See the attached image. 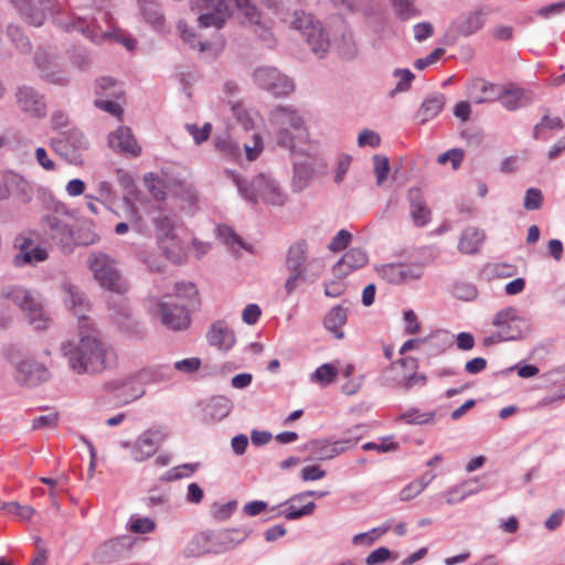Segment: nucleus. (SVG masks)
<instances>
[{"label": "nucleus", "instance_id": "nucleus-56", "mask_svg": "<svg viewBox=\"0 0 565 565\" xmlns=\"http://www.w3.org/2000/svg\"><path fill=\"white\" fill-rule=\"evenodd\" d=\"M182 40L188 43L192 49L199 47L201 52L205 51L206 44L198 40L194 32L189 30L183 23H179L178 26Z\"/></svg>", "mask_w": 565, "mask_h": 565}, {"label": "nucleus", "instance_id": "nucleus-19", "mask_svg": "<svg viewBox=\"0 0 565 565\" xmlns=\"http://www.w3.org/2000/svg\"><path fill=\"white\" fill-rule=\"evenodd\" d=\"M108 143L111 149L117 152L137 157L141 152L140 146L127 127H119L109 135Z\"/></svg>", "mask_w": 565, "mask_h": 565}, {"label": "nucleus", "instance_id": "nucleus-18", "mask_svg": "<svg viewBox=\"0 0 565 565\" xmlns=\"http://www.w3.org/2000/svg\"><path fill=\"white\" fill-rule=\"evenodd\" d=\"M65 292L64 302L78 318V326L85 322H90L86 313L90 310V305L83 292L73 285H64Z\"/></svg>", "mask_w": 565, "mask_h": 565}, {"label": "nucleus", "instance_id": "nucleus-27", "mask_svg": "<svg viewBox=\"0 0 565 565\" xmlns=\"http://www.w3.org/2000/svg\"><path fill=\"white\" fill-rule=\"evenodd\" d=\"M408 200L411 204V216L416 226H425L430 220V210L419 189H411L408 191Z\"/></svg>", "mask_w": 565, "mask_h": 565}, {"label": "nucleus", "instance_id": "nucleus-45", "mask_svg": "<svg viewBox=\"0 0 565 565\" xmlns=\"http://www.w3.org/2000/svg\"><path fill=\"white\" fill-rule=\"evenodd\" d=\"M454 295L463 301H473L478 297V289L472 282L458 281L454 286Z\"/></svg>", "mask_w": 565, "mask_h": 565}, {"label": "nucleus", "instance_id": "nucleus-49", "mask_svg": "<svg viewBox=\"0 0 565 565\" xmlns=\"http://www.w3.org/2000/svg\"><path fill=\"white\" fill-rule=\"evenodd\" d=\"M13 184L26 185L25 181L21 177L13 173L6 174L3 179L0 180V200H6L10 196V186Z\"/></svg>", "mask_w": 565, "mask_h": 565}, {"label": "nucleus", "instance_id": "nucleus-26", "mask_svg": "<svg viewBox=\"0 0 565 565\" xmlns=\"http://www.w3.org/2000/svg\"><path fill=\"white\" fill-rule=\"evenodd\" d=\"M174 297L179 305L185 308H198L200 306L199 291L192 282H175L173 292H167L163 298L171 300Z\"/></svg>", "mask_w": 565, "mask_h": 565}, {"label": "nucleus", "instance_id": "nucleus-9", "mask_svg": "<svg viewBox=\"0 0 565 565\" xmlns=\"http://www.w3.org/2000/svg\"><path fill=\"white\" fill-rule=\"evenodd\" d=\"M290 24L300 31L307 39L313 53L323 55L329 46L330 41L319 22H316L311 14L303 11H295L291 15Z\"/></svg>", "mask_w": 565, "mask_h": 565}, {"label": "nucleus", "instance_id": "nucleus-58", "mask_svg": "<svg viewBox=\"0 0 565 565\" xmlns=\"http://www.w3.org/2000/svg\"><path fill=\"white\" fill-rule=\"evenodd\" d=\"M463 160V151L461 149H450L438 157V162L445 164L450 161L454 169H458Z\"/></svg>", "mask_w": 565, "mask_h": 565}, {"label": "nucleus", "instance_id": "nucleus-50", "mask_svg": "<svg viewBox=\"0 0 565 565\" xmlns=\"http://www.w3.org/2000/svg\"><path fill=\"white\" fill-rule=\"evenodd\" d=\"M545 128L559 130L563 128V121L559 117H550L548 115H545L542 121L535 126L534 137L536 139L544 138L542 134Z\"/></svg>", "mask_w": 565, "mask_h": 565}, {"label": "nucleus", "instance_id": "nucleus-3", "mask_svg": "<svg viewBox=\"0 0 565 565\" xmlns=\"http://www.w3.org/2000/svg\"><path fill=\"white\" fill-rule=\"evenodd\" d=\"M270 125L277 142L290 150L308 140V130L302 116L289 106H278L270 113Z\"/></svg>", "mask_w": 565, "mask_h": 565}, {"label": "nucleus", "instance_id": "nucleus-36", "mask_svg": "<svg viewBox=\"0 0 565 565\" xmlns=\"http://www.w3.org/2000/svg\"><path fill=\"white\" fill-rule=\"evenodd\" d=\"M138 3L141 14L148 23L154 28H160L163 24L164 19L156 0H138Z\"/></svg>", "mask_w": 565, "mask_h": 565}, {"label": "nucleus", "instance_id": "nucleus-21", "mask_svg": "<svg viewBox=\"0 0 565 565\" xmlns=\"http://www.w3.org/2000/svg\"><path fill=\"white\" fill-rule=\"evenodd\" d=\"M15 377L22 384L34 386L49 379V371L40 363L23 361L18 365Z\"/></svg>", "mask_w": 565, "mask_h": 565}, {"label": "nucleus", "instance_id": "nucleus-11", "mask_svg": "<svg viewBox=\"0 0 565 565\" xmlns=\"http://www.w3.org/2000/svg\"><path fill=\"white\" fill-rule=\"evenodd\" d=\"M234 531H223L217 535H210L206 533H200L195 535L186 545L184 554L189 557H200L209 553H222L231 548L232 534Z\"/></svg>", "mask_w": 565, "mask_h": 565}, {"label": "nucleus", "instance_id": "nucleus-1", "mask_svg": "<svg viewBox=\"0 0 565 565\" xmlns=\"http://www.w3.org/2000/svg\"><path fill=\"white\" fill-rule=\"evenodd\" d=\"M61 351L71 369L78 374L100 373L117 362L115 349L102 339L92 322L79 324L78 340L63 342Z\"/></svg>", "mask_w": 565, "mask_h": 565}, {"label": "nucleus", "instance_id": "nucleus-20", "mask_svg": "<svg viewBox=\"0 0 565 565\" xmlns=\"http://www.w3.org/2000/svg\"><path fill=\"white\" fill-rule=\"evenodd\" d=\"M114 310L113 320L122 330L134 337L143 335V331L140 328L137 320L131 316V310L128 306L127 299L121 298L118 306L111 307Z\"/></svg>", "mask_w": 565, "mask_h": 565}, {"label": "nucleus", "instance_id": "nucleus-2", "mask_svg": "<svg viewBox=\"0 0 565 565\" xmlns=\"http://www.w3.org/2000/svg\"><path fill=\"white\" fill-rule=\"evenodd\" d=\"M241 11L254 26V32L264 41L271 39L270 28L263 21L262 13L249 0H192L191 11L198 14L201 28L221 29L236 11Z\"/></svg>", "mask_w": 565, "mask_h": 565}, {"label": "nucleus", "instance_id": "nucleus-32", "mask_svg": "<svg viewBox=\"0 0 565 565\" xmlns=\"http://www.w3.org/2000/svg\"><path fill=\"white\" fill-rule=\"evenodd\" d=\"M445 103L446 98L443 94H435L427 97L417 113L420 122H426L435 118L443 110Z\"/></svg>", "mask_w": 565, "mask_h": 565}, {"label": "nucleus", "instance_id": "nucleus-59", "mask_svg": "<svg viewBox=\"0 0 565 565\" xmlns=\"http://www.w3.org/2000/svg\"><path fill=\"white\" fill-rule=\"evenodd\" d=\"M232 110L237 118V120L243 125V127L248 130L254 127V117L252 114L246 110L242 105L237 104L232 107Z\"/></svg>", "mask_w": 565, "mask_h": 565}, {"label": "nucleus", "instance_id": "nucleus-22", "mask_svg": "<svg viewBox=\"0 0 565 565\" xmlns=\"http://www.w3.org/2000/svg\"><path fill=\"white\" fill-rule=\"evenodd\" d=\"M100 20L106 24L105 28H103L97 19H93L88 24H85V21L78 20L74 28L79 30L92 41L99 42L111 36L113 30L111 18L107 12L100 13Z\"/></svg>", "mask_w": 565, "mask_h": 565}, {"label": "nucleus", "instance_id": "nucleus-39", "mask_svg": "<svg viewBox=\"0 0 565 565\" xmlns=\"http://www.w3.org/2000/svg\"><path fill=\"white\" fill-rule=\"evenodd\" d=\"M143 183L147 191L153 196L154 200L162 201L166 199V183L153 172L145 174Z\"/></svg>", "mask_w": 565, "mask_h": 565}, {"label": "nucleus", "instance_id": "nucleus-55", "mask_svg": "<svg viewBox=\"0 0 565 565\" xmlns=\"http://www.w3.org/2000/svg\"><path fill=\"white\" fill-rule=\"evenodd\" d=\"M244 149H245V152H246V158L249 161H253V160L257 159L258 156L263 151V139H262V137L258 134H254L252 136L250 143H245L244 145Z\"/></svg>", "mask_w": 565, "mask_h": 565}, {"label": "nucleus", "instance_id": "nucleus-25", "mask_svg": "<svg viewBox=\"0 0 565 565\" xmlns=\"http://www.w3.org/2000/svg\"><path fill=\"white\" fill-rule=\"evenodd\" d=\"M369 262L367 254L361 248L349 249L342 258L334 265L335 275L345 276L352 270L364 267Z\"/></svg>", "mask_w": 565, "mask_h": 565}, {"label": "nucleus", "instance_id": "nucleus-29", "mask_svg": "<svg viewBox=\"0 0 565 565\" xmlns=\"http://www.w3.org/2000/svg\"><path fill=\"white\" fill-rule=\"evenodd\" d=\"M18 103L21 109L32 116H41L45 111V104L41 96H39L32 88H20L18 94Z\"/></svg>", "mask_w": 565, "mask_h": 565}, {"label": "nucleus", "instance_id": "nucleus-30", "mask_svg": "<svg viewBox=\"0 0 565 565\" xmlns=\"http://www.w3.org/2000/svg\"><path fill=\"white\" fill-rule=\"evenodd\" d=\"M210 344L221 350H230L235 343V334L224 322L217 321L212 324L209 332Z\"/></svg>", "mask_w": 565, "mask_h": 565}, {"label": "nucleus", "instance_id": "nucleus-61", "mask_svg": "<svg viewBox=\"0 0 565 565\" xmlns=\"http://www.w3.org/2000/svg\"><path fill=\"white\" fill-rule=\"evenodd\" d=\"M358 142L360 147L370 146L376 148L381 143V138L375 131L365 129L360 132Z\"/></svg>", "mask_w": 565, "mask_h": 565}, {"label": "nucleus", "instance_id": "nucleus-16", "mask_svg": "<svg viewBox=\"0 0 565 565\" xmlns=\"http://www.w3.org/2000/svg\"><path fill=\"white\" fill-rule=\"evenodd\" d=\"M360 438V436H353L332 443L329 440H317L311 443L310 449L318 459L328 460L353 448Z\"/></svg>", "mask_w": 565, "mask_h": 565}, {"label": "nucleus", "instance_id": "nucleus-13", "mask_svg": "<svg viewBox=\"0 0 565 565\" xmlns=\"http://www.w3.org/2000/svg\"><path fill=\"white\" fill-rule=\"evenodd\" d=\"M376 273L387 284L401 285L419 279L423 269L417 264L391 263L377 266Z\"/></svg>", "mask_w": 565, "mask_h": 565}, {"label": "nucleus", "instance_id": "nucleus-46", "mask_svg": "<svg viewBox=\"0 0 565 565\" xmlns=\"http://www.w3.org/2000/svg\"><path fill=\"white\" fill-rule=\"evenodd\" d=\"M198 467H199V463H184V465L177 466L166 472L163 480L174 481V480H179L182 478H188L195 472Z\"/></svg>", "mask_w": 565, "mask_h": 565}, {"label": "nucleus", "instance_id": "nucleus-54", "mask_svg": "<svg viewBox=\"0 0 565 565\" xmlns=\"http://www.w3.org/2000/svg\"><path fill=\"white\" fill-rule=\"evenodd\" d=\"M352 239V235L350 232L345 230H341L337 233V235L331 239L328 245V248L331 252H340L348 247Z\"/></svg>", "mask_w": 565, "mask_h": 565}, {"label": "nucleus", "instance_id": "nucleus-23", "mask_svg": "<svg viewBox=\"0 0 565 565\" xmlns=\"http://www.w3.org/2000/svg\"><path fill=\"white\" fill-rule=\"evenodd\" d=\"M532 98L533 96L530 90L520 88L514 84H509L508 86L501 87L498 100H500L501 105L508 110H515L531 103Z\"/></svg>", "mask_w": 565, "mask_h": 565}, {"label": "nucleus", "instance_id": "nucleus-24", "mask_svg": "<svg viewBox=\"0 0 565 565\" xmlns=\"http://www.w3.org/2000/svg\"><path fill=\"white\" fill-rule=\"evenodd\" d=\"M501 85L477 78L470 83L469 96L476 104L492 103L500 97Z\"/></svg>", "mask_w": 565, "mask_h": 565}, {"label": "nucleus", "instance_id": "nucleus-6", "mask_svg": "<svg viewBox=\"0 0 565 565\" xmlns=\"http://www.w3.org/2000/svg\"><path fill=\"white\" fill-rule=\"evenodd\" d=\"M6 299L12 300L24 313L29 323L36 330H45L50 324V318L45 315L42 301L30 290L11 286L2 291Z\"/></svg>", "mask_w": 565, "mask_h": 565}, {"label": "nucleus", "instance_id": "nucleus-38", "mask_svg": "<svg viewBox=\"0 0 565 565\" xmlns=\"http://www.w3.org/2000/svg\"><path fill=\"white\" fill-rule=\"evenodd\" d=\"M153 225L158 243H164L167 238L178 236L171 218L166 215L157 216Z\"/></svg>", "mask_w": 565, "mask_h": 565}, {"label": "nucleus", "instance_id": "nucleus-4", "mask_svg": "<svg viewBox=\"0 0 565 565\" xmlns=\"http://www.w3.org/2000/svg\"><path fill=\"white\" fill-rule=\"evenodd\" d=\"M87 266L102 288L119 296L128 292L129 285L118 269L117 262L106 253L89 254Z\"/></svg>", "mask_w": 565, "mask_h": 565}, {"label": "nucleus", "instance_id": "nucleus-34", "mask_svg": "<svg viewBox=\"0 0 565 565\" xmlns=\"http://www.w3.org/2000/svg\"><path fill=\"white\" fill-rule=\"evenodd\" d=\"M231 412V403L227 398L223 396H216L211 398L205 407H204V414L205 417L211 420H221L225 418Z\"/></svg>", "mask_w": 565, "mask_h": 565}, {"label": "nucleus", "instance_id": "nucleus-8", "mask_svg": "<svg viewBox=\"0 0 565 565\" xmlns=\"http://www.w3.org/2000/svg\"><path fill=\"white\" fill-rule=\"evenodd\" d=\"M49 237L64 253L71 254L75 247V232L68 223V214L55 211L46 215L43 221Z\"/></svg>", "mask_w": 565, "mask_h": 565}, {"label": "nucleus", "instance_id": "nucleus-14", "mask_svg": "<svg viewBox=\"0 0 565 565\" xmlns=\"http://www.w3.org/2000/svg\"><path fill=\"white\" fill-rule=\"evenodd\" d=\"M158 310L162 323L170 329L182 330L190 324L188 308L167 298L158 303Z\"/></svg>", "mask_w": 565, "mask_h": 565}, {"label": "nucleus", "instance_id": "nucleus-44", "mask_svg": "<svg viewBox=\"0 0 565 565\" xmlns=\"http://www.w3.org/2000/svg\"><path fill=\"white\" fill-rule=\"evenodd\" d=\"M484 23L483 14L481 12H473L469 14L459 25V31L463 35H470L482 28Z\"/></svg>", "mask_w": 565, "mask_h": 565}, {"label": "nucleus", "instance_id": "nucleus-35", "mask_svg": "<svg viewBox=\"0 0 565 565\" xmlns=\"http://www.w3.org/2000/svg\"><path fill=\"white\" fill-rule=\"evenodd\" d=\"M19 11L21 17L31 25H42L45 13L44 10H33L28 0H9Z\"/></svg>", "mask_w": 565, "mask_h": 565}, {"label": "nucleus", "instance_id": "nucleus-37", "mask_svg": "<svg viewBox=\"0 0 565 565\" xmlns=\"http://www.w3.org/2000/svg\"><path fill=\"white\" fill-rule=\"evenodd\" d=\"M167 258L173 263H181L184 259V247L179 236L169 237L164 243H158Z\"/></svg>", "mask_w": 565, "mask_h": 565}, {"label": "nucleus", "instance_id": "nucleus-64", "mask_svg": "<svg viewBox=\"0 0 565 565\" xmlns=\"http://www.w3.org/2000/svg\"><path fill=\"white\" fill-rule=\"evenodd\" d=\"M154 529V522L149 518L135 519L130 523V530L134 533H149Z\"/></svg>", "mask_w": 565, "mask_h": 565}, {"label": "nucleus", "instance_id": "nucleus-52", "mask_svg": "<svg viewBox=\"0 0 565 565\" xmlns=\"http://www.w3.org/2000/svg\"><path fill=\"white\" fill-rule=\"evenodd\" d=\"M543 204V194L540 189L530 188L524 198V209L527 211L539 210Z\"/></svg>", "mask_w": 565, "mask_h": 565}, {"label": "nucleus", "instance_id": "nucleus-57", "mask_svg": "<svg viewBox=\"0 0 565 565\" xmlns=\"http://www.w3.org/2000/svg\"><path fill=\"white\" fill-rule=\"evenodd\" d=\"M397 15L401 19H409L414 15H416V10L413 7V0H391Z\"/></svg>", "mask_w": 565, "mask_h": 565}, {"label": "nucleus", "instance_id": "nucleus-17", "mask_svg": "<svg viewBox=\"0 0 565 565\" xmlns=\"http://www.w3.org/2000/svg\"><path fill=\"white\" fill-rule=\"evenodd\" d=\"M163 440L160 430H146L135 441L131 456L136 461H145L152 457Z\"/></svg>", "mask_w": 565, "mask_h": 565}, {"label": "nucleus", "instance_id": "nucleus-15", "mask_svg": "<svg viewBox=\"0 0 565 565\" xmlns=\"http://www.w3.org/2000/svg\"><path fill=\"white\" fill-rule=\"evenodd\" d=\"M15 245L19 247V254L13 258L15 266L35 265L47 259L49 254L44 247L33 246L30 237L20 235L15 238Z\"/></svg>", "mask_w": 565, "mask_h": 565}, {"label": "nucleus", "instance_id": "nucleus-5", "mask_svg": "<svg viewBox=\"0 0 565 565\" xmlns=\"http://www.w3.org/2000/svg\"><path fill=\"white\" fill-rule=\"evenodd\" d=\"M492 326L495 331L484 338V345L519 340L529 332L526 320L519 317L512 307L498 311L492 319Z\"/></svg>", "mask_w": 565, "mask_h": 565}, {"label": "nucleus", "instance_id": "nucleus-12", "mask_svg": "<svg viewBox=\"0 0 565 565\" xmlns=\"http://www.w3.org/2000/svg\"><path fill=\"white\" fill-rule=\"evenodd\" d=\"M256 85L275 96H286L294 90L292 82L275 67H258L254 72Z\"/></svg>", "mask_w": 565, "mask_h": 565}, {"label": "nucleus", "instance_id": "nucleus-33", "mask_svg": "<svg viewBox=\"0 0 565 565\" xmlns=\"http://www.w3.org/2000/svg\"><path fill=\"white\" fill-rule=\"evenodd\" d=\"M484 235L483 233L475 227H469L463 231L461 237L458 243V248L460 252L466 254H475L477 253L483 242Z\"/></svg>", "mask_w": 565, "mask_h": 565}, {"label": "nucleus", "instance_id": "nucleus-31", "mask_svg": "<svg viewBox=\"0 0 565 565\" xmlns=\"http://www.w3.org/2000/svg\"><path fill=\"white\" fill-rule=\"evenodd\" d=\"M347 309L341 306H335L328 311L323 323L328 331L332 332L337 339L341 340L344 338L342 328L347 323Z\"/></svg>", "mask_w": 565, "mask_h": 565}, {"label": "nucleus", "instance_id": "nucleus-10", "mask_svg": "<svg viewBox=\"0 0 565 565\" xmlns=\"http://www.w3.org/2000/svg\"><path fill=\"white\" fill-rule=\"evenodd\" d=\"M51 147L67 162L79 164L83 162V152L87 148V142L84 135L77 128H72L52 138Z\"/></svg>", "mask_w": 565, "mask_h": 565}, {"label": "nucleus", "instance_id": "nucleus-51", "mask_svg": "<svg viewBox=\"0 0 565 565\" xmlns=\"http://www.w3.org/2000/svg\"><path fill=\"white\" fill-rule=\"evenodd\" d=\"M311 179L310 170L305 166L295 167V175L292 179V185L296 191L305 189Z\"/></svg>", "mask_w": 565, "mask_h": 565}, {"label": "nucleus", "instance_id": "nucleus-43", "mask_svg": "<svg viewBox=\"0 0 565 565\" xmlns=\"http://www.w3.org/2000/svg\"><path fill=\"white\" fill-rule=\"evenodd\" d=\"M338 373L339 371L334 364L324 363L315 371L312 379L321 385H328L335 380Z\"/></svg>", "mask_w": 565, "mask_h": 565}, {"label": "nucleus", "instance_id": "nucleus-7", "mask_svg": "<svg viewBox=\"0 0 565 565\" xmlns=\"http://www.w3.org/2000/svg\"><path fill=\"white\" fill-rule=\"evenodd\" d=\"M234 181L246 200L262 201L271 205H282L286 202L287 195L278 182L265 173L257 174L246 186L242 184L237 175L234 177Z\"/></svg>", "mask_w": 565, "mask_h": 565}, {"label": "nucleus", "instance_id": "nucleus-63", "mask_svg": "<svg viewBox=\"0 0 565 565\" xmlns=\"http://www.w3.org/2000/svg\"><path fill=\"white\" fill-rule=\"evenodd\" d=\"M8 34L12 39V41L15 43L17 47L21 51H29L30 50V42L28 38H25L20 29L14 25H10L8 28Z\"/></svg>", "mask_w": 565, "mask_h": 565}, {"label": "nucleus", "instance_id": "nucleus-48", "mask_svg": "<svg viewBox=\"0 0 565 565\" xmlns=\"http://www.w3.org/2000/svg\"><path fill=\"white\" fill-rule=\"evenodd\" d=\"M374 173L377 185H381L390 172V161L387 157L376 154L373 157Z\"/></svg>", "mask_w": 565, "mask_h": 565}, {"label": "nucleus", "instance_id": "nucleus-47", "mask_svg": "<svg viewBox=\"0 0 565 565\" xmlns=\"http://www.w3.org/2000/svg\"><path fill=\"white\" fill-rule=\"evenodd\" d=\"M185 129L192 136L194 142L201 145L210 138L212 125L205 122L202 127H198L195 124H186Z\"/></svg>", "mask_w": 565, "mask_h": 565}, {"label": "nucleus", "instance_id": "nucleus-42", "mask_svg": "<svg viewBox=\"0 0 565 565\" xmlns=\"http://www.w3.org/2000/svg\"><path fill=\"white\" fill-rule=\"evenodd\" d=\"M6 513L15 516L20 521H28L34 514V509L30 505H21L18 502L3 503L1 508Z\"/></svg>", "mask_w": 565, "mask_h": 565}, {"label": "nucleus", "instance_id": "nucleus-28", "mask_svg": "<svg viewBox=\"0 0 565 565\" xmlns=\"http://www.w3.org/2000/svg\"><path fill=\"white\" fill-rule=\"evenodd\" d=\"M308 259V243L305 239L295 242L287 252L286 267L289 271L305 274V265Z\"/></svg>", "mask_w": 565, "mask_h": 565}, {"label": "nucleus", "instance_id": "nucleus-62", "mask_svg": "<svg viewBox=\"0 0 565 565\" xmlns=\"http://www.w3.org/2000/svg\"><path fill=\"white\" fill-rule=\"evenodd\" d=\"M218 234L228 246L233 247L237 245L238 247H243L242 238L231 227L225 225L220 226Z\"/></svg>", "mask_w": 565, "mask_h": 565}, {"label": "nucleus", "instance_id": "nucleus-53", "mask_svg": "<svg viewBox=\"0 0 565 565\" xmlns=\"http://www.w3.org/2000/svg\"><path fill=\"white\" fill-rule=\"evenodd\" d=\"M99 236L88 226L78 228L75 234V246H88L98 242Z\"/></svg>", "mask_w": 565, "mask_h": 565}, {"label": "nucleus", "instance_id": "nucleus-40", "mask_svg": "<svg viewBox=\"0 0 565 565\" xmlns=\"http://www.w3.org/2000/svg\"><path fill=\"white\" fill-rule=\"evenodd\" d=\"M96 94L100 97L105 96L118 99L122 95V90L114 78L102 77L97 81Z\"/></svg>", "mask_w": 565, "mask_h": 565}, {"label": "nucleus", "instance_id": "nucleus-60", "mask_svg": "<svg viewBox=\"0 0 565 565\" xmlns=\"http://www.w3.org/2000/svg\"><path fill=\"white\" fill-rule=\"evenodd\" d=\"M387 530H388V527L373 529L370 532L356 534L353 537V543L354 544H367V545H371L372 543L375 542V540L377 537H380L382 534H384Z\"/></svg>", "mask_w": 565, "mask_h": 565}, {"label": "nucleus", "instance_id": "nucleus-41", "mask_svg": "<svg viewBox=\"0 0 565 565\" xmlns=\"http://www.w3.org/2000/svg\"><path fill=\"white\" fill-rule=\"evenodd\" d=\"M434 477H422L419 480L412 481L406 487H404L399 492V498L403 501H408L418 495L431 481Z\"/></svg>", "mask_w": 565, "mask_h": 565}]
</instances>
